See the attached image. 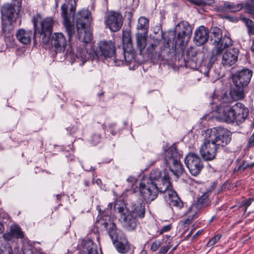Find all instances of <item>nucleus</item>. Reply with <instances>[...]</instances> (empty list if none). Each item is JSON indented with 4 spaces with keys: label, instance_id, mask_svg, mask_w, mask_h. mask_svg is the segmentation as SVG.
<instances>
[{
    "label": "nucleus",
    "instance_id": "1",
    "mask_svg": "<svg viewBox=\"0 0 254 254\" xmlns=\"http://www.w3.org/2000/svg\"><path fill=\"white\" fill-rule=\"evenodd\" d=\"M90 12L88 10H81L76 14V27L78 34L77 47L76 57L80 61L79 65H83L89 58H91L90 42L92 34L89 29L91 20ZM94 57L92 58L93 59Z\"/></svg>",
    "mask_w": 254,
    "mask_h": 254
},
{
    "label": "nucleus",
    "instance_id": "2",
    "mask_svg": "<svg viewBox=\"0 0 254 254\" xmlns=\"http://www.w3.org/2000/svg\"><path fill=\"white\" fill-rule=\"evenodd\" d=\"M230 131L223 127H213L206 130L204 142L199 150L201 157L203 159H214L217 149L230 143Z\"/></svg>",
    "mask_w": 254,
    "mask_h": 254
},
{
    "label": "nucleus",
    "instance_id": "3",
    "mask_svg": "<svg viewBox=\"0 0 254 254\" xmlns=\"http://www.w3.org/2000/svg\"><path fill=\"white\" fill-rule=\"evenodd\" d=\"M140 191L147 203L154 200L158 195V192L165 193L173 189L168 173L163 172V177L158 182L152 184L147 178H143L140 184Z\"/></svg>",
    "mask_w": 254,
    "mask_h": 254
},
{
    "label": "nucleus",
    "instance_id": "4",
    "mask_svg": "<svg viewBox=\"0 0 254 254\" xmlns=\"http://www.w3.org/2000/svg\"><path fill=\"white\" fill-rule=\"evenodd\" d=\"M210 37V41L213 45L211 60L214 62L221 56L225 49L233 45V41L226 35L223 36L222 30L217 27L211 29Z\"/></svg>",
    "mask_w": 254,
    "mask_h": 254
},
{
    "label": "nucleus",
    "instance_id": "5",
    "mask_svg": "<svg viewBox=\"0 0 254 254\" xmlns=\"http://www.w3.org/2000/svg\"><path fill=\"white\" fill-rule=\"evenodd\" d=\"M32 22L34 25V38L40 35V40L44 44H47L50 41L54 21L52 17L42 19L39 13L33 16Z\"/></svg>",
    "mask_w": 254,
    "mask_h": 254
},
{
    "label": "nucleus",
    "instance_id": "6",
    "mask_svg": "<svg viewBox=\"0 0 254 254\" xmlns=\"http://www.w3.org/2000/svg\"><path fill=\"white\" fill-rule=\"evenodd\" d=\"M76 7L75 0H67L61 6V15L63 18V25L68 34V40L75 33V28L72 23Z\"/></svg>",
    "mask_w": 254,
    "mask_h": 254
},
{
    "label": "nucleus",
    "instance_id": "7",
    "mask_svg": "<svg viewBox=\"0 0 254 254\" xmlns=\"http://www.w3.org/2000/svg\"><path fill=\"white\" fill-rule=\"evenodd\" d=\"M21 9H18L12 3L4 4L0 9L2 30L6 33L11 30L12 25L15 22Z\"/></svg>",
    "mask_w": 254,
    "mask_h": 254
},
{
    "label": "nucleus",
    "instance_id": "8",
    "mask_svg": "<svg viewBox=\"0 0 254 254\" xmlns=\"http://www.w3.org/2000/svg\"><path fill=\"white\" fill-rule=\"evenodd\" d=\"M111 225L112 227L109 228L108 234L113 242L115 244L117 250L122 254L127 253L129 250V244L126 237L124 234L120 236V233H122L117 229L115 223Z\"/></svg>",
    "mask_w": 254,
    "mask_h": 254
},
{
    "label": "nucleus",
    "instance_id": "9",
    "mask_svg": "<svg viewBox=\"0 0 254 254\" xmlns=\"http://www.w3.org/2000/svg\"><path fill=\"white\" fill-rule=\"evenodd\" d=\"M244 8L246 12L254 15V0H246L244 4L242 3L235 4L229 1L225 2L223 5L216 7V11L219 12H236Z\"/></svg>",
    "mask_w": 254,
    "mask_h": 254
},
{
    "label": "nucleus",
    "instance_id": "10",
    "mask_svg": "<svg viewBox=\"0 0 254 254\" xmlns=\"http://www.w3.org/2000/svg\"><path fill=\"white\" fill-rule=\"evenodd\" d=\"M115 208L120 214L119 221L123 227L128 231L134 230L137 226L136 218L129 213L128 208L124 205L119 206L116 204Z\"/></svg>",
    "mask_w": 254,
    "mask_h": 254
},
{
    "label": "nucleus",
    "instance_id": "11",
    "mask_svg": "<svg viewBox=\"0 0 254 254\" xmlns=\"http://www.w3.org/2000/svg\"><path fill=\"white\" fill-rule=\"evenodd\" d=\"M176 30L178 34L175 39V46H184L190 38L192 28L188 22L183 21L178 24Z\"/></svg>",
    "mask_w": 254,
    "mask_h": 254
},
{
    "label": "nucleus",
    "instance_id": "12",
    "mask_svg": "<svg viewBox=\"0 0 254 254\" xmlns=\"http://www.w3.org/2000/svg\"><path fill=\"white\" fill-rule=\"evenodd\" d=\"M253 75V71L248 68H243L236 72L232 75L235 86L245 87L249 83Z\"/></svg>",
    "mask_w": 254,
    "mask_h": 254
},
{
    "label": "nucleus",
    "instance_id": "13",
    "mask_svg": "<svg viewBox=\"0 0 254 254\" xmlns=\"http://www.w3.org/2000/svg\"><path fill=\"white\" fill-rule=\"evenodd\" d=\"M105 23L112 31L117 32L123 25V16L118 12H111L107 15Z\"/></svg>",
    "mask_w": 254,
    "mask_h": 254
},
{
    "label": "nucleus",
    "instance_id": "14",
    "mask_svg": "<svg viewBox=\"0 0 254 254\" xmlns=\"http://www.w3.org/2000/svg\"><path fill=\"white\" fill-rule=\"evenodd\" d=\"M240 51L238 48H232L227 49L222 55V64L225 67H229L234 65L238 61Z\"/></svg>",
    "mask_w": 254,
    "mask_h": 254
},
{
    "label": "nucleus",
    "instance_id": "15",
    "mask_svg": "<svg viewBox=\"0 0 254 254\" xmlns=\"http://www.w3.org/2000/svg\"><path fill=\"white\" fill-rule=\"evenodd\" d=\"M50 40L51 45L54 48L56 53H61L64 51L66 46V40L62 33H54Z\"/></svg>",
    "mask_w": 254,
    "mask_h": 254
},
{
    "label": "nucleus",
    "instance_id": "16",
    "mask_svg": "<svg viewBox=\"0 0 254 254\" xmlns=\"http://www.w3.org/2000/svg\"><path fill=\"white\" fill-rule=\"evenodd\" d=\"M99 53L105 58H111L115 54L116 48L114 43L111 41H101L98 44Z\"/></svg>",
    "mask_w": 254,
    "mask_h": 254
},
{
    "label": "nucleus",
    "instance_id": "17",
    "mask_svg": "<svg viewBox=\"0 0 254 254\" xmlns=\"http://www.w3.org/2000/svg\"><path fill=\"white\" fill-rule=\"evenodd\" d=\"M235 116L234 120L237 124H240L245 121L249 115V110L244 104L237 102L233 106Z\"/></svg>",
    "mask_w": 254,
    "mask_h": 254
},
{
    "label": "nucleus",
    "instance_id": "18",
    "mask_svg": "<svg viewBox=\"0 0 254 254\" xmlns=\"http://www.w3.org/2000/svg\"><path fill=\"white\" fill-rule=\"evenodd\" d=\"M218 114L219 119L223 122L228 123L235 122L233 106L221 105L218 110Z\"/></svg>",
    "mask_w": 254,
    "mask_h": 254
},
{
    "label": "nucleus",
    "instance_id": "19",
    "mask_svg": "<svg viewBox=\"0 0 254 254\" xmlns=\"http://www.w3.org/2000/svg\"><path fill=\"white\" fill-rule=\"evenodd\" d=\"M77 248L79 254H98L91 240H81Z\"/></svg>",
    "mask_w": 254,
    "mask_h": 254
},
{
    "label": "nucleus",
    "instance_id": "20",
    "mask_svg": "<svg viewBox=\"0 0 254 254\" xmlns=\"http://www.w3.org/2000/svg\"><path fill=\"white\" fill-rule=\"evenodd\" d=\"M209 32L204 26H201L196 29L194 33V40L197 46L204 44L208 40Z\"/></svg>",
    "mask_w": 254,
    "mask_h": 254
},
{
    "label": "nucleus",
    "instance_id": "21",
    "mask_svg": "<svg viewBox=\"0 0 254 254\" xmlns=\"http://www.w3.org/2000/svg\"><path fill=\"white\" fill-rule=\"evenodd\" d=\"M145 204L141 200L131 203L129 213L134 217L142 218L144 217L145 213Z\"/></svg>",
    "mask_w": 254,
    "mask_h": 254
},
{
    "label": "nucleus",
    "instance_id": "22",
    "mask_svg": "<svg viewBox=\"0 0 254 254\" xmlns=\"http://www.w3.org/2000/svg\"><path fill=\"white\" fill-rule=\"evenodd\" d=\"M170 171L178 178L184 172L183 166L180 160H166Z\"/></svg>",
    "mask_w": 254,
    "mask_h": 254
},
{
    "label": "nucleus",
    "instance_id": "23",
    "mask_svg": "<svg viewBox=\"0 0 254 254\" xmlns=\"http://www.w3.org/2000/svg\"><path fill=\"white\" fill-rule=\"evenodd\" d=\"M185 161L191 175L196 176L200 173L202 168L200 160H185Z\"/></svg>",
    "mask_w": 254,
    "mask_h": 254
},
{
    "label": "nucleus",
    "instance_id": "24",
    "mask_svg": "<svg viewBox=\"0 0 254 254\" xmlns=\"http://www.w3.org/2000/svg\"><path fill=\"white\" fill-rule=\"evenodd\" d=\"M96 209L99 212L97 217V220L99 223H100L102 225L104 226V228L106 229H108L109 226L112 227L111 224H113V223L111 222L110 215L105 211H102L99 205L97 206Z\"/></svg>",
    "mask_w": 254,
    "mask_h": 254
},
{
    "label": "nucleus",
    "instance_id": "25",
    "mask_svg": "<svg viewBox=\"0 0 254 254\" xmlns=\"http://www.w3.org/2000/svg\"><path fill=\"white\" fill-rule=\"evenodd\" d=\"M34 36L31 31H26L23 29L17 31L16 36L18 40L24 45H28L31 43V38Z\"/></svg>",
    "mask_w": 254,
    "mask_h": 254
},
{
    "label": "nucleus",
    "instance_id": "26",
    "mask_svg": "<svg viewBox=\"0 0 254 254\" xmlns=\"http://www.w3.org/2000/svg\"><path fill=\"white\" fill-rule=\"evenodd\" d=\"M167 194L168 196L169 204L171 207L181 208L183 206V202L174 190H169V193Z\"/></svg>",
    "mask_w": 254,
    "mask_h": 254
},
{
    "label": "nucleus",
    "instance_id": "27",
    "mask_svg": "<svg viewBox=\"0 0 254 254\" xmlns=\"http://www.w3.org/2000/svg\"><path fill=\"white\" fill-rule=\"evenodd\" d=\"M165 155L166 159H180L182 158L183 153L182 151L178 149L176 143H173L165 150Z\"/></svg>",
    "mask_w": 254,
    "mask_h": 254
},
{
    "label": "nucleus",
    "instance_id": "28",
    "mask_svg": "<svg viewBox=\"0 0 254 254\" xmlns=\"http://www.w3.org/2000/svg\"><path fill=\"white\" fill-rule=\"evenodd\" d=\"M135 38L137 48L140 51V54H141L142 50H144L146 46L147 33L138 32L136 34Z\"/></svg>",
    "mask_w": 254,
    "mask_h": 254
},
{
    "label": "nucleus",
    "instance_id": "29",
    "mask_svg": "<svg viewBox=\"0 0 254 254\" xmlns=\"http://www.w3.org/2000/svg\"><path fill=\"white\" fill-rule=\"evenodd\" d=\"M122 41L124 49H127L128 50V52L131 51L133 49V45L131 40V32L129 31H123Z\"/></svg>",
    "mask_w": 254,
    "mask_h": 254
},
{
    "label": "nucleus",
    "instance_id": "30",
    "mask_svg": "<svg viewBox=\"0 0 254 254\" xmlns=\"http://www.w3.org/2000/svg\"><path fill=\"white\" fill-rule=\"evenodd\" d=\"M244 87L235 86L230 91V95L234 100H238L244 98Z\"/></svg>",
    "mask_w": 254,
    "mask_h": 254
},
{
    "label": "nucleus",
    "instance_id": "31",
    "mask_svg": "<svg viewBox=\"0 0 254 254\" xmlns=\"http://www.w3.org/2000/svg\"><path fill=\"white\" fill-rule=\"evenodd\" d=\"M208 195L204 193L200 197H199L196 201L195 206L194 207L196 208H205L208 207L210 203V201L208 198Z\"/></svg>",
    "mask_w": 254,
    "mask_h": 254
},
{
    "label": "nucleus",
    "instance_id": "32",
    "mask_svg": "<svg viewBox=\"0 0 254 254\" xmlns=\"http://www.w3.org/2000/svg\"><path fill=\"white\" fill-rule=\"evenodd\" d=\"M149 27V20L145 17H140L138 20L137 29L138 32L141 31L140 33H147Z\"/></svg>",
    "mask_w": 254,
    "mask_h": 254
},
{
    "label": "nucleus",
    "instance_id": "33",
    "mask_svg": "<svg viewBox=\"0 0 254 254\" xmlns=\"http://www.w3.org/2000/svg\"><path fill=\"white\" fill-rule=\"evenodd\" d=\"M163 177V172H161L159 170H155L152 171L149 175V177H145L152 182V184H154L155 182H158Z\"/></svg>",
    "mask_w": 254,
    "mask_h": 254
},
{
    "label": "nucleus",
    "instance_id": "34",
    "mask_svg": "<svg viewBox=\"0 0 254 254\" xmlns=\"http://www.w3.org/2000/svg\"><path fill=\"white\" fill-rule=\"evenodd\" d=\"M10 231L14 238L22 239L24 237L21 229L17 225L12 226Z\"/></svg>",
    "mask_w": 254,
    "mask_h": 254
},
{
    "label": "nucleus",
    "instance_id": "35",
    "mask_svg": "<svg viewBox=\"0 0 254 254\" xmlns=\"http://www.w3.org/2000/svg\"><path fill=\"white\" fill-rule=\"evenodd\" d=\"M187 54L189 58H190V61H188V64L190 62H192V64H195L197 61L196 57L197 53L195 49L191 47L187 50Z\"/></svg>",
    "mask_w": 254,
    "mask_h": 254
},
{
    "label": "nucleus",
    "instance_id": "36",
    "mask_svg": "<svg viewBox=\"0 0 254 254\" xmlns=\"http://www.w3.org/2000/svg\"><path fill=\"white\" fill-rule=\"evenodd\" d=\"M243 21L246 24L248 31L249 35H254V22L250 19L244 17L242 19Z\"/></svg>",
    "mask_w": 254,
    "mask_h": 254
},
{
    "label": "nucleus",
    "instance_id": "37",
    "mask_svg": "<svg viewBox=\"0 0 254 254\" xmlns=\"http://www.w3.org/2000/svg\"><path fill=\"white\" fill-rule=\"evenodd\" d=\"M121 55H122V56L120 57V58L119 59L117 58V56H115L114 61L115 65L119 66L121 64H123L124 61H126L127 62H130V59H127V55L125 52V50H124L123 51H122Z\"/></svg>",
    "mask_w": 254,
    "mask_h": 254
},
{
    "label": "nucleus",
    "instance_id": "38",
    "mask_svg": "<svg viewBox=\"0 0 254 254\" xmlns=\"http://www.w3.org/2000/svg\"><path fill=\"white\" fill-rule=\"evenodd\" d=\"M254 199L253 198H249L248 199H246L243 200L240 205V207L242 208L244 207L243 210L245 212H246L248 207L250 206L252 203V202Z\"/></svg>",
    "mask_w": 254,
    "mask_h": 254
},
{
    "label": "nucleus",
    "instance_id": "39",
    "mask_svg": "<svg viewBox=\"0 0 254 254\" xmlns=\"http://www.w3.org/2000/svg\"><path fill=\"white\" fill-rule=\"evenodd\" d=\"M222 235L221 234H218L214 236L211 239H210L206 244L207 247H213L221 238Z\"/></svg>",
    "mask_w": 254,
    "mask_h": 254
},
{
    "label": "nucleus",
    "instance_id": "40",
    "mask_svg": "<svg viewBox=\"0 0 254 254\" xmlns=\"http://www.w3.org/2000/svg\"><path fill=\"white\" fill-rule=\"evenodd\" d=\"M0 254H13L12 249L9 245H7L0 248Z\"/></svg>",
    "mask_w": 254,
    "mask_h": 254
},
{
    "label": "nucleus",
    "instance_id": "41",
    "mask_svg": "<svg viewBox=\"0 0 254 254\" xmlns=\"http://www.w3.org/2000/svg\"><path fill=\"white\" fill-rule=\"evenodd\" d=\"M100 140L101 135L99 134L94 133L91 136L90 142L93 145H95L100 141Z\"/></svg>",
    "mask_w": 254,
    "mask_h": 254
},
{
    "label": "nucleus",
    "instance_id": "42",
    "mask_svg": "<svg viewBox=\"0 0 254 254\" xmlns=\"http://www.w3.org/2000/svg\"><path fill=\"white\" fill-rule=\"evenodd\" d=\"M254 166V162L252 164H249L246 161L243 163L242 164H240L237 167L238 171H243L247 168H252Z\"/></svg>",
    "mask_w": 254,
    "mask_h": 254
},
{
    "label": "nucleus",
    "instance_id": "43",
    "mask_svg": "<svg viewBox=\"0 0 254 254\" xmlns=\"http://www.w3.org/2000/svg\"><path fill=\"white\" fill-rule=\"evenodd\" d=\"M217 185V182L214 181L212 182L210 185V186L207 189L206 192H205L208 195L210 194L211 192L215 189Z\"/></svg>",
    "mask_w": 254,
    "mask_h": 254
},
{
    "label": "nucleus",
    "instance_id": "44",
    "mask_svg": "<svg viewBox=\"0 0 254 254\" xmlns=\"http://www.w3.org/2000/svg\"><path fill=\"white\" fill-rule=\"evenodd\" d=\"M254 147V132L252 133L251 136L249 138L247 144V148H251Z\"/></svg>",
    "mask_w": 254,
    "mask_h": 254
},
{
    "label": "nucleus",
    "instance_id": "45",
    "mask_svg": "<svg viewBox=\"0 0 254 254\" xmlns=\"http://www.w3.org/2000/svg\"><path fill=\"white\" fill-rule=\"evenodd\" d=\"M161 243L159 241H154L152 243L151 247L150 250L152 252H155L158 250V249L160 247Z\"/></svg>",
    "mask_w": 254,
    "mask_h": 254
},
{
    "label": "nucleus",
    "instance_id": "46",
    "mask_svg": "<svg viewBox=\"0 0 254 254\" xmlns=\"http://www.w3.org/2000/svg\"><path fill=\"white\" fill-rule=\"evenodd\" d=\"M22 1V0H11V2L10 3H12L18 9H21Z\"/></svg>",
    "mask_w": 254,
    "mask_h": 254
},
{
    "label": "nucleus",
    "instance_id": "47",
    "mask_svg": "<svg viewBox=\"0 0 254 254\" xmlns=\"http://www.w3.org/2000/svg\"><path fill=\"white\" fill-rule=\"evenodd\" d=\"M171 228L172 226L170 224L164 226L161 228V229L159 231H158V232L160 235H162L165 232L169 231L171 230Z\"/></svg>",
    "mask_w": 254,
    "mask_h": 254
},
{
    "label": "nucleus",
    "instance_id": "48",
    "mask_svg": "<svg viewBox=\"0 0 254 254\" xmlns=\"http://www.w3.org/2000/svg\"><path fill=\"white\" fill-rule=\"evenodd\" d=\"M3 238L7 241H9L12 240L14 237L13 236L12 233H11L10 231L9 233L4 234L3 235Z\"/></svg>",
    "mask_w": 254,
    "mask_h": 254
},
{
    "label": "nucleus",
    "instance_id": "49",
    "mask_svg": "<svg viewBox=\"0 0 254 254\" xmlns=\"http://www.w3.org/2000/svg\"><path fill=\"white\" fill-rule=\"evenodd\" d=\"M169 244L170 242L168 243V245L162 247L160 250V253L162 254H166L171 248V246Z\"/></svg>",
    "mask_w": 254,
    "mask_h": 254
},
{
    "label": "nucleus",
    "instance_id": "50",
    "mask_svg": "<svg viewBox=\"0 0 254 254\" xmlns=\"http://www.w3.org/2000/svg\"><path fill=\"white\" fill-rule=\"evenodd\" d=\"M156 47L157 44L156 43H151L150 46L147 48L148 52L150 54H153Z\"/></svg>",
    "mask_w": 254,
    "mask_h": 254
},
{
    "label": "nucleus",
    "instance_id": "51",
    "mask_svg": "<svg viewBox=\"0 0 254 254\" xmlns=\"http://www.w3.org/2000/svg\"><path fill=\"white\" fill-rule=\"evenodd\" d=\"M192 2L198 6L205 5L207 3L203 0H193Z\"/></svg>",
    "mask_w": 254,
    "mask_h": 254
},
{
    "label": "nucleus",
    "instance_id": "52",
    "mask_svg": "<svg viewBox=\"0 0 254 254\" xmlns=\"http://www.w3.org/2000/svg\"><path fill=\"white\" fill-rule=\"evenodd\" d=\"M185 159H199L196 154L193 152L189 153L185 157Z\"/></svg>",
    "mask_w": 254,
    "mask_h": 254
},
{
    "label": "nucleus",
    "instance_id": "53",
    "mask_svg": "<svg viewBox=\"0 0 254 254\" xmlns=\"http://www.w3.org/2000/svg\"><path fill=\"white\" fill-rule=\"evenodd\" d=\"M211 66V64H208V65H207V70H205V69H204L203 70V68H204V66L203 65H202L201 66V72H203L204 74L206 76H208V73H209V70H210V66Z\"/></svg>",
    "mask_w": 254,
    "mask_h": 254
},
{
    "label": "nucleus",
    "instance_id": "54",
    "mask_svg": "<svg viewBox=\"0 0 254 254\" xmlns=\"http://www.w3.org/2000/svg\"><path fill=\"white\" fill-rule=\"evenodd\" d=\"M127 181L128 183H131L133 184V183L136 182V180L135 177L130 176L127 179Z\"/></svg>",
    "mask_w": 254,
    "mask_h": 254
},
{
    "label": "nucleus",
    "instance_id": "55",
    "mask_svg": "<svg viewBox=\"0 0 254 254\" xmlns=\"http://www.w3.org/2000/svg\"><path fill=\"white\" fill-rule=\"evenodd\" d=\"M226 183H227V182H226L221 187H220L218 189L217 191V194H219V193H220L222 191V190L226 188Z\"/></svg>",
    "mask_w": 254,
    "mask_h": 254
},
{
    "label": "nucleus",
    "instance_id": "56",
    "mask_svg": "<svg viewBox=\"0 0 254 254\" xmlns=\"http://www.w3.org/2000/svg\"><path fill=\"white\" fill-rule=\"evenodd\" d=\"M23 254H33V253L30 249H25L23 251Z\"/></svg>",
    "mask_w": 254,
    "mask_h": 254
},
{
    "label": "nucleus",
    "instance_id": "57",
    "mask_svg": "<svg viewBox=\"0 0 254 254\" xmlns=\"http://www.w3.org/2000/svg\"><path fill=\"white\" fill-rule=\"evenodd\" d=\"M202 232V230H200L199 231H198L193 236V238H196L198 236H199V235H200Z\"/></svg>",
    "mask_w": 254,
    "mask_h": 254
},
{
    "label": "nucleus",
    "instance_id": "58",
    "mask_svg": "<svg viewBox=\"0 0 254 254\" xmlns=\"http://www.w3.org/2000/svg\"><path fill=\"white\" fill-rule=\"evenodd\" d=\"M82 167L86 171H89L90 170H92V167H91L90 168L86 167L85 165H83Z\"/></svg>",
    "mask_w": 254,
    "mask_h": 254
},
{
    "label": "nucleus",
    "instance_id": "59",
    "mask_svg": "<svg viewBox=\"0 0 254 254\" xmlns=\"http://www.w3.org/2000/svg\"><path fill=\"white\" fill-rule=\"evenodd\" d=\"M3 225L1 223H0V233H1L3 231Z\"/></svg>",
    "mask_w": 254,
    "mask_h": 254
},
{
    "label": "nucleus",
    "instance_id": "60",
    "mask_svg": "<svg viewBox=\"0 0 254 254\" xmlns=\"http://www.w3.org/2000/svg\"><path fill=\"white\" fill-rule=\"evenodd\" d=\"M139 254H148L147 252L145 250H142Z\"/></svg>",
    "mask_w": 254,
    "mask_h": 254
},
{
    "label": "nucleus",
    "instance_id": "61",
    "mask_svg": "<svg viewBox=\"0 0 254 254\" xmlns=\"http://www.w3.org/2000/svg\"><path fill=\"white\" fill-rule=\"evenodd\" d=\"M185 224H189L190 223V219H187L185 220Z\"/></svg>",
    "mask_w": 254,
    "mask_h": 254
},
{
    "label": "nucleus",
    "instance_id": "62",
    "mask_svg": "<svg viewBox=\"0 0 254 254\" xmlns=\"http://www.w3.org/2000/svg\"><path fill=\"white\" fill-rule=\"evenodd\" d=\"M84 185L86 186V187H88L89 186V182L87 181H84Z\"/></svg>",
    "mask_w": 254,
    "mask_h": 254
},
{
    "label": "nucleus",
    "instance_id": "63",
    "mask_svg": "<svg viewBox=\"0 0 254 254\" xmlns=\"http://www.w3.org/2000/svg\"><path fill=\"white\" fill-rule=\"evenodd\" d=\"M251 51L254 54V45H253L251 47Z\"/></svg>",
    "mask_w": 254,
    "mask_h": 254
},
{
    "label": "nucleus",
    "instance_id": "64",
    "mask_svg": "<svg viewBox=\"0 0 254 254\" xmlns=\"http://www.w3.org/2000/svg\"><path fill=\"white\" fill-rule=\"evenodd\" d=\"M60 196H61V195H57V198H58V199L60 198Z\"/></svg>",
    "mask_w": 254,
    "mask_h": 254
}]
</instances>
